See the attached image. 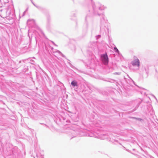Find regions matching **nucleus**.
<instances>
[{"mask_svg": "<svg viewBox=\"0 0 158 158\" xmlns=\"http://www.w3.org/2000/svg\"><path fill=\"white\" fill-rule=\"evenodd\" d=\"M101 57L103 63L105 65L107 64L108 62V58L107 54H103Z\"/></svg>", "mask_w": 158, "mask_h": 158, "instance_id": "f257e3e1", "label": "nucleus"}, {"mask_svg": "<svg viewBox=\"0 0 158 158\" xmlns=\"http://www.w3.org/2000/svg\"><path fill=\"white\" fill-rule=\"evenodd\" d=\"M134 60L132 61L131 64L133 66H137L139 67L140 65V62L139 60L134 56Z\"/></svg>", "mask_w": 158, "mask_h": 158, "instance_id": "f03ea898", "label": "nucleus"}, {"mask_svg": "<svg viewBox=\"0 0 158 158\" xmlns=\"http://www.w3.org/2000/svg\"><path fill=\"white\" fill-rule=\"evenodd\" d=\"M71 85L73 86H77V82L73 81L71 82Z\"/></svg>", "mask_w": 158, "mask_h": 158, "instance_id": "7ed1b4c3", "label": "nucleus"}, {"mask_svg": "<svg viewBox=\"0 0 158 158\" xmlns=\"http://www.w3.org/2000/svg\"><path fill=\"white\" fill-rule=\"evenodd\" d=\"M114 50L116 52H119V51H118V50L116 47L114 48Z\"/></svg>", "mask_w": 158, "mask_h": 158, "instance_id": "20e7f679", "label": "nucleus"}]
</instances>
